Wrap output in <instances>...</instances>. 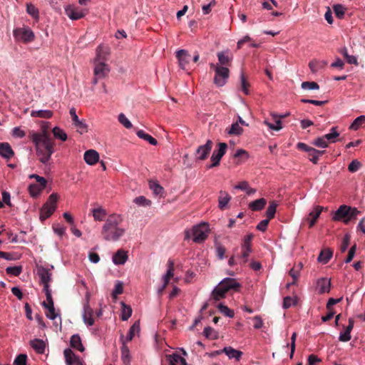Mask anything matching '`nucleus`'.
I'll list each match as a JSON object with an SVG mask.
<instances>
[{"instance_id":"6","label":"nucleus","mask_w":365,"mask_h":365,"mask_svg":"<svg viewBox=\"0 0 365 365\" xmlns=\"http://www.w3.org/2000/svg\"><path fill=\"white\" fill-rule=\"evenodd\" d=\"M13 34L16 41L24 43L31 42L35 38L33 31L29 27L25 26L14 29Z\"/></svg>"},{"instance_id":"63","label":"nucleus","mask_w":365,"mask_h":365,"mask_svg":"<svg viewBox=\"0 0 365 365\" xmlns=\"http://www.w3.org/2000/svg\"><path fill=\"white\" fill-rule=\"evenodd\" d=\"M6 272L8 274L17 277L21 273L22 267L21 266L8 267Z\"/></svg>"},{"instance_id":"43","label":"nucleus","mask_w":365,"mask_h":365,"mask_svg":"<svg viewBox=\"0 0 365 365\" xmlns=\"http://www.w3.org/2000/svg\"><path fill=\"white\" fill-rule=\"evenodd\" d=\"M52 133L56 139L66 141L68 138L66 133L60 127L56 126L52 129Z\"/></svg>"},{"instance_id":"9","label":"nucleus","mask_w":365,"mask_h":365,"mask_svg":"<svg viewBox=\"0 0 365 365\" xmlns=\"http://www.w3.org/2000/svg\"><path fill=\"white\" fill-rule=\"evenodd\" d=\"M176 58L178 61L179 66L185 71L190 69V61L192 57L187 51L180 49L176 51Z\"/></svg>"},{"instance_id":"3","label":"nucleus","mask_w":365,"mask_h":365,"mask_svg":"<svg viewBox=\"0 0 365 365\" xmlns=\"http://www.w3.org/2000/svg\"><path fill=\"white\" fill-rule=\"evenodd\" d=\"M209 233V224L201 222L194 225L191 230H186L185 237L187 240L192 238L195 243H202L207 238Z\"/></svg>"},{"instance_id":"54","label":"nucleus","mask_w":365,"mask_h":365,"mask_svg":"<svg viewBox=\"0 0 365 365\" xmlns=\"http://www.w3.org/2000/svg\"><path fill=\"white\" fill-rule=\"evenodd\" d=\"M253 238L252 234L245 235L241 244V249L252 250L251 242Z\"/></svg>"},{"instance_id":"58","label":"nucleus","mask_w":365,"mask_h":365,"mask_svg":"<svg viewBox=\"0 0 365 365\" xmlns=\"http://www.w3.org/2000/svg\"><path fill=\"white\" fill-rule=\"evenodd\" d=\"M359 211L356 207H349L348 211V218L344 220L345 224L349 223L352 219H354L359 214Z\"/></svg>"},{"instance_id":"1","label":"nucleus","mask_w":365,"mask_h":365,"mask_svg":"<svg viewBox=\"0 0 365 365\" xmlns=\"http://www.w3.org/2000/svg\"><path fill=\"white\" fill-rule=\"evenodd\" d=\"M29 138L35 146L36 154L39 162L47 165L55 152V143L49 133L46 130L41 132L31 130L29 133Z\"/></svg>"},{"instance_id":"51","label":"nucleus","mask_w":365,"mask_h":365,"mask_svg":"<svg viewBox=\"0 0 365 365\" xmlns=\"http://www.w3.org/2000/svg\"><path fill=\"white\" fill-rule=\"evenodd\" d=\"M173 274H174L173 262L170 261L169 262V268H168L166 274L165 275H163V283L165 284H168L169 281H170V278L173 276Z\"/></svg>"},{"instance_id":"36","label":"nucleus","mask_w":365,"mask_h":365,"mask_svg":"<svg viewBox=\"0 0 365 365\" xmlns=\"http://www.w3.org/2000/svg\"><path fill=\"white\" fill-rule=\"evenodd\" d=\"M226 293L227 292L222 287H221V284L219 283L218 285L213 289L212 292V297L214 300L220 301V299L225 297Z\"/></svg>"},{"instance_id":"50","label":"nucleus","mask_w":365,"mask_h":365,"mask_svg":"<svg viewBox=\"0 0 365 365\" xmlns=\"http://www.w3.org/2000/svg\"><path fill=\"white\" fill-rule=\"evenodd\" d=\"M118 120L125 128L130 129L133 128V124L124 113H120L118 116Z\"/></svg>"},{"instance_id":"37","label":"nucleus","mask_w":365,"mask_h":365,"mask_svg":"<svg viewBox=\"0 0 365 365\" xmlns=\"http://www.w3.org/2000/svg\"><path fill=\"white\" fill-rule=\"evenodd\" d=\"M53 115V111L50 110H32L31 113V115L34 118H46L49 119L52 118Z\"/></svg>"},{"instance_id":"4","label":"nucleus","mask_w":365,"mask_h":365,"mask_svg":"<svg viewBox=\"0 0 365 365\" xmlns=\"http://www.w3.org/2000/svg\"><path fill=\"white\" fill-rule=\"evenodd\" d=\"M210 67L215 72L213 83L218 87L225 86L230 76L229 68L215 63H210Z\"/></svg>"},{"instance_id":"18","label":"nucleus","mask_w":365,"mask_h":365,"mask_svg":"<svg viewBox=\"0 0 365 365\" xmlns=\"http://www.w3.org/2000/svg\"><path fill=\"white\" fill-rule=\"evenodd\" d=\"M230 195L225 190H220L218 196V207L220 210L229 208V203L231 200Z\"/></svg>"},{"instance_id":"49","label":"nucleus","mask_w":365,"mask_h":365,"mask_svg":"<svg viewBox=\"0 0 365 365\" xmlns=\"http://www.w3.org/2000/svg\"><path fill=\"white\" fill-rule=\"evenodd\" d=\"M217 308L219 311L223 314L225 316L228 317L230 318H232L235 316L234 311L230 309L226 305L220 303L217 305Z\"/></svg>"},{"instance_id":"55","label":"nucleus","mask_w":365,"mask_h":365,"mask_svg":"<svg viewBox=\"0 0 365 365\" xmlns=\"http://www.w3.org/2000/svg\"><path fill=\"white\" fill-rule=\"evenodd\" d=\"M26 11L31 15L35 20L38 19V9L33 5L32 4H26Z\"/></svg>"},{"instance_id":"52","label":"nucleus","mask_w":365,"mask_h":365,"mask_svg":"<svg viewBox=\"0 0 365 365\" xmlns=\"http://www.w3.org/2000/svg\"><path fill=\"white\" fill-rule=\"evenodd\" d=\"M365 123V115L357 117L350 125V129L356 130Z\"/></svg>"},{"instance_id":"32","label":"nucleus","mask_w":365,"mask_h":365,"mask_svg":"<svg viewBox=\"0 0 365 365\" xmlns=\"http://www.w3.org/2000/svg\"><path fill=\"white\" fill-rule=\"evenodd\" d=\"M140 323L139 322H135L130 327L126 337H124V340L126 341V344L130 341L135 336V334H138L140 333Z\"/></svg>"},{"instance_id":"27","label":"nucleus","mask_w":365,"mask_h":365,"mask_svg":"<svg viewBox=\"0 0 365 365\" xmlns=\"http://www.w3.org/2000/svg\"><path fill=\"white\" fill-rule=\"evenodd\" d=\"M0 155L6 160L11 159L14 155V152L8 143H0Z\"/></svg>"},{"instance_id":"29","label":"nucleus","mask_w":365,"mask_h":365,"mask_svg":"<svg viewBox=\"0 0 365 365\" xmlns=\"http://www.w3.org/2000/svg\"><path fill=\"white\" fill-rule=\"evenodd\" d=\"M349 210V206L343 205H341L338 210L335 212V214L333 217V220L335 221H340L346 218H348V211Z\"/></svg>"},{"instance_id":"40","label":"nucleus","mask_w":365,"mask_h":365,"mask_svg":"<svg viewBox=\"0 0 365 365\" xmlns=\"http://www.w3.org/2000/svg\"><path fill=\"white\" fill-rule=\"evenodd\" d=\"M327 63L324 61L312 60L309 63L311 71L314 73L325 67Z\"/></svg>"},{"instance_id":"19","label":"nucleus","mask_w":365,"mask_h":365,"mask_svg":"<svg viewBox=\"0 0 365 365\" xmlns=\"http://www.w3.org/2000/svg\"><path fill=\"white\" fill-rule=\"evenodd\" d=\"M128 259V252L123 249L118 250L112 257V261L115 265H123Z\"/></svg>"},{"instance_id":"47","label":"nucleus","mask_w":365,"mask_h":365,"mask_svg":"<svg viewBox=\"0 0 365 365\" xmlns=\"http://www.w3.org/2000/svg\"><path fill=\"white\" fill-rule=\"evenodd\" d=\"M277 205L278 204L275 201L270 202L266 212L267 218L269 220L274 218L276 213Z\"/></svg>"},{"instance_id":"25","label":"nucleus","mask_w":365,"mask_h":365,"mask_svg":"<svg viewBox=\"0 0 365 365\" xmlns=\"http://www.w3.org/2000/svg\"><path fill=\"white\" fill-rule=\"evenodd\" d=\"M331 289L330 279L327 278H320L317 282V289L319 294L329 292Z\"/></svg>"},{"instance_id":"17","label":"nucleus","mask_w":365,"mask_h":365,"mask_svg":"<svg viewBox=\"0 0 365 365\" xmlns=\"http://www.w3.org/2000/svg\"><path fill=\"white\" fill-rule=\"evenodd\" d=\"M217 56L218 63L215 64H220L222 66H226L227 68L231 65L233 57L228 50L218 52Z\"/></svg>"},{"instance_id":"10","label":"nucleus","mask_w":365,"mask_h":365,"mask_svg":"<svg viewBox=\"0 0 365 365\" xmlns=\"http://www.w3.org/2000/svg\"><path fill=\"white\" fill-rule=\"evenodd\" d=\"M42 305L46 309V316L54 321V324L57 327L58 324H61V319L59 314L56 312L53 304V301H46L42 303Z\"/></svg>"},{"instance_id":"61","label":"nucleus","mask_w":365,"mask_h":365,"mask_svg":"<svg viewBox=\"0 0 365 365\" xmlns=\"http://www.w3.org/2000/svg\"><path fill=\"white\" fill-rule=\"evenodd\" d=\"M251 252L252 250L241 249V254L237 256L240 259V264H244L247 262V258Z\"/></svg>"},{"instance_id":"11","label":"nucleus","mask_w":365,"mask_h":365,"mask_svg":"<svg viewBox=\"0 0 365 365\" xmlns=\"http://www.w3.org/2000/svg\"><path fill=\"white\" fill-rule=\"evenodd\" d=\"M93 76L102 78L103 79L106 78L108 76L110 68L107 63L93 61Z\"/></svg>"},{"instance_id":"56","label":"nucleus","mask_w":365,"mask_h":365,"mask_svg":"<svg viewBox=\"0 0 365 365\" xmlns=\"http://www.w3.org/2000/svg\"><path fill=\"white\" fill-rule=\"evenodd\" d=\"M312 143V145L321 148H326L328 147L329 145V143H327L324 136L319 137L314 139Z\"/></svg>"},{"instance_id":"22","label":"nucleus","mask_w":365,"mask_h":365,"mask_svg":"<svg viewBox=\"0 0 365 365\" xmlns=\"http://www.w3.org/2000/svg\"><path fill=\"white\" fill-rule=\"evenodd\" d=\"M83 320L88 327L94 324L93 311L90 304H83Z\"/></svg>"},{"instance_id":"48","label":"nucleus","mask_w":365,"mask_h":365,"mask_svg":"<svg viewBox=\"0 0 365 365\" xmlns=\"http://www.w3.org/2000/svg\"><path fill=\"white\" fill-rule=\"evenodd\" d=\"M346 10V8L341 4H334L333 6L334 12L336 16L340 20L344 18Z\"/></svg>"},{"instance_id":"42","label":"nucleus","mask_w":365,"mask_h":365,"mask_svg":"<svg viewBox=\"0 0 365 365\" xmlns=\"http://www.w3.org/2000/svg\"><path fill=\"white\" fill-rule=\"evenodd\" d=\"M136 135H138V138L148 141L152 145H156L158 144V141L155 138L152 137L150 135L145 133L143 130H137Z\"/></svg>"},{"instance_id":"38","label":"nucleus","mask_w":365,"mask_h":365,"mask_svg":"<svg viewBox=\"0 0 365 365\" xmlns=\"http://www.w3.org/2000/svg\"><path fill=\"white\" fill-rule=\"evenodd\" d=\"M325 153V150H319L312 148L309 153H308L309 160L314 164H317L319 157Z\"/></svg>"},{"instance_id":"62","label":"nucleus","mask_w":365,"mask_h":365,"mask_svg":"<svg viewBox=\"0 0 365 365\" xmlns=\"http://www.w3.org/2000/svg\"><path fill=\"white\" fill-rule=\"evenodd\" d=\"M43 190V189L41 188L40 186L37 184H31L29 186V192L33 197L38 196Z\"/></svg>"},{"instance_id":"12","label":"nucleus","mask_w":365,"mask_h":365,"mask_svg":"<svg viewBox=\"0 0 365 365\" xmlns=\"http://www.w3.org/2000/svg\"><path fill=\"white\" fill-rule=\"evenodd\" d=\"M70 115L73 125L76 128L77 132L83 134L88 131V125L84 120H79L76 109L71 108L69 110Z\"/></svg>"},{"instance_id":"15","label":"nucleus","mask_w":365,"mask_h":365,"mask_svg":"<svg viewBox=\"0 0 365 365\" xmlns=\"http://www.w3.org/2000/svg\"><path fill=\"white\" fill-rule=\"evenodd\" d=\"M66 14L73 21L81 19L85 13L80 8L73 5H68L65 8Z\"/></svg>"},{"instance_id":"16","label":"nucleus","mask_w":365,"mask_h":365,"mask_svg":"<svg viewBox=\"0 0 365 365\" xmlns=\"http://www.w3.org/2000/svg\"><path fill=\"white\" fill-rule=\"evenodd\" d=\"M270 116L274 120V123H270L267 119H264L263 124L267 125L271 130L279 131L282 128V122L279 119V114L275 112L270 113Z\"/></svg>"},{"instance_id":"59","label":"nucleus","mask_w":365,"mask_h":365,"mask_svg":"<svg viewBox=\"0 0 365 365\" xmlns=\"http://www.w3.org/2000/svg\"><path fill=\"white\" fill-rule=\"evenodd\" d=\"M234 157L242 158V160L238 162V163H242V162L245 161L246 160H247L249 158L250 155L245 150L238 149V150H237L236 153H235Z\"/></svg>"},{"instance_id":"28","label":"nucleus","mask_w":365,"mask_h":365,"mask_svg":"<svg viewBox=\"0 0 365 365\" xmlns=\"http://www.w3.org/2000/svg\"><path fill=\"white\" fill-rule=\"evenodd\" d=\"M38 274L41 279V282L42 284H46V283H50L51 281V277H52V274L51 272V271L47 269V268H45L43 267H40L38 268Z\"/></svg>"},{"instance_id":"23","label":"nucleus","mask_w":365,"mask_h":365,"mask_svg":"<svg viewBox=\"0 0 365 365\" xmlns=\"http://www.w3.org/2000/svg\"><path fill=\"white\" fill-rule=\"evenodd\" d=\"M83 158L88 165H93L99 160V154L96 150L91 149L85 152Z\"/></svg>"},{"instance_id":"34","label":"nucleus","mask_w":365,"mask_h":365,"mask_svg":"<svg viewBox=\"0 0 365 365\" xmlns=\"http://www.w3.org/2000/svg\"><path fill=\"white\" fill-rule=\"evenodd\" d=\"M92 215L94 220L101 222L104 220L107 215L106 210L102 207H98L97 208H93L92 210Z\"/></svg>"},{"instance_id":"41","label":"nucleus","mask_w":365,"mask_h":365,"mask_svg":"<svg viewBox=\"0 0 365 365\" xmlns=\"http://www.w3.org/2000/svg\"><path fill=\"white\" fill-rule=\"evenodd\" d=\"M31 346L38 354H43L45 351V343L41 339H34L31 341Z\"/></svg>"},{"instance_id":"39","label":"nucleus","mask_w":365,"mask_h":365,"mask_svg":"<svg viewBox=\"0 0 365 365\" xmlns=\"http://www.w3.org/2000/svg\"><path fill=\"white\" fill-rule=\"evenodd\" d=\"M226 132L230 135H240L242 133L243 128L238 122H235L230 128H226Z\"/></svg>"},{"instance_id":"7","label":"nucleus","mask_w":365,"mask_h":365,"mask_svg":"<svg viewBox=\"0 0 365 365\" xmlns=\"http://www.w3.org/2000/svg\"><path fill=\"white\" fill-rule=\"evenodd\" d=\"M110 55V48L108 45L101 43L96 49V56L93 61L107 63Z\"/></svg>"},{"instance_id":"46","label":"nucleus","mask_w":365,"mask_h":365,"mask_svg":"<svg viewBox=\"0 0 365 365\" xmlns=\"http://www.w3.org/2000/svg\"><path fill=\"white\" fill-rule=\"evenodd\" d=\"M121 319L123 321L128 320L132 315V309L130 307L127 306L124 302H121Z\"/></svg>"},{"instance_id":"30","label":"nucleus","mask_w":365,"mask_h":365,"mask_svg":"<svg viewBox=\"0 0 365 365\" xmlns=\"http://www.w3.org/2000/svg\"><path fill=\"white\" fill-rule=\"evenodd\" d=\"M169 365H187L185 358L180 356L178 354L173 353L167 356Z\"/></svg>"},{"instance_id":"26","label":"nucleus","mask_w":365,"mask_h":365,"mask_svg":"<svg viewBox=\"0 0 365 365\" xmlns=\"http://www.w3.org/2000/svg\"><path fill=\"white\" fill-rule=\"evenodd\" d=\"M120 340L122 341L121 360L125 365H129L130 363V351L128 346L126 345V341L124 340V336L123 335L120 336Z\"/></svg>"},{"instance_id":"44","label":"nucleus","mask_w":365,"mask_h":365,"mask_svg":"<svg viewBox=\"0 0 365 365\" xmlns=\"http://www.w3.org/2000/svg\"><path fill=\"white\" fill-rule=\"evenodd\" d=\"M327 143H335L336 142V138L339 136V133L337 131L336 127H333L330 130V133L323 135Z\"/></svg>"},{"instance_id":"57","label":"nucleus","mask_w":365,"mask_h":365,"mask_svg":"<svg viewBox=\"0 0 365 365\" xmlns=\"http://www.w3.org/2000/svg\"><path fill=\"white\" fill-rule=\"evenodd\" d=\"M133 202L143 207H148L151 205V201L147 198H145L144 196H139L134 199Z\"/></svg>"},{"instance_id":"13","label":"nucleus","mask_w":365,"mask_h":365,"mask_svg":"<svg viewBox=\"0 0 365 365\" xmlns=\"http://www.w3.org/2000/svg\"><path fill=\"white\" fill-rule=\"evenodd\" d=\"M215 354L217 355L225 354L229 359H235L237 361H239L243 355L242 351L235 349L230 346H225L222 349L216 351Z\"/></svg>"},{"instance_id":"14","label":"nucleus","mask_w":365,"mask_h":365,"mask_svg":"<svg viewBox=\"0 0 365 365\" xmlns=\"http://www.w3.org/2000/svg\"><path fill=\"white\" fill-rule=\"evenodd\" d=\"M212 148V142L207 140L205 145H200L196 150V158L200 160H205L209 155Z\"/></svg>"},{"instance_id":"20","label":"nucleus","mask_w":365,"mask_h":365,"mask_svg":"<svg viewBox=\"0 0 365 365\" xmlns=\"http://www.w3.org/2000/svg\"><path fill=\"white\" fill-rule=\"evenodd\" d=\"M65 361L67 365H80L81 361L71 349H66L63 351Z\"/></svg>"},{"instance_id":"2","label":"nucleus","mask_w":365,"mask_h":365,"mask_svg":"<svg viewBox=\"0 0 365 365\" xmlns=\"http://www.w3.org/2000/svg\"><path fill=\"white\" fill-rule=\"evenodd\" d=\"M123 221V218L119 214L109 215L101 230L103 240L108 242L118 241L126 232L125 227L122 225Z\"/></svg>"},{"instance_id":"24","label":"nucleus","mask_w":365,"mask_h":365,"mask_svg":"<svg viewBox=\"0 0 365 365\" xmlns=\"http://www.w3.org/2000/svg\"><path fill=\"white\" fill-rule=\"evenodd\" d=\"M354 320L353 319L350 318L349 319L348 326L345 328V330L344 331L341 332L339 334V341H343V342H346L351 339V332L354 328Z\"/></svg>"},{"instance_id":"35","label":"nucleus","mask_w":365,"mask_h":365,"mask_svg":"<svg viewBox=\"0 0 365 365\" xmlns=\"http://www.w3.org/2000/svg\"><path fill=\"white\" fill-rule=\"evenodd\" d=\"M267 204V200L264 198H259L251 202L249 204V208L252 211H259L262 210Z\"/></svg>"},{"instance_id":"33","label":"nucleus","mask_w":365,"mask_h":365,"mask_svg":"<svg viewBox=\"0 0 365 365\" xmlns=\"http://www.w3.org/2000/svg\"><path fill=\"white\" fill-rule=\"evenodd\" d=\"M70 345L72 348L76 349L81 352H83L85 349L78 334H74L71 337Z\"/></svg>"},{"instance_id":"60","label":"nucleus","mask_w":365,"mask_h":365,"mask_svg":"<svg viewBox=\"0 0 365 365\" xmlns=\"http://www.w3.org/2000/svg\"><path fill=\"white\" fill-rule=\"evenodd\" d=\"M301 87L304 90H318L319 86L314 81H304L302 83Z\"/></svg>"},{"instance_id":"45","label":"nucleus","mask_w":365,"mask_h":365,"mask_svg":"<svg viewBox=\"0 0 365 365\" xmlns=\"http://www.w3.org/2000/svg\"><path fill=\"white\" fill-rule=\"evenodd\" d=\"M324 210V207L320 205H316L313 207V209L309 212V217L312 218V220L317 222V219L320 216L322 212Z\"/></svg>"},{"instance_id":"31","label":"nucleus","mask_w":365,"mask_h":365,"mask_svg":"<svg viewBox=\"0 0 365 365\" xmlns=\"http://www.w3.org/2000/svg\"><path fill=\"white\" fill-rule=\"evenodd\" d=\"M333 256V252L330 249H324L319 253L317 261L322 264H327Z\"/></svg>"},{"instance_id":"5","label":"nucleus","mask_w":365,"mask_h":365,"mask_svg":"<svg viewBox=\"0 0 365 365\" xmlns=\"http://www.w3.org/2000/svg\"><path fill=\"white\" fill-rule=\"evenodd\" d=\"M58 199L57 193H52L43 205L40 212V219L43 221L49 217L56 208V202Z\"/></svg>"},{"instance_id":"64","label":"nucleus","mask_w":365,"mask_h":365,"mask_svg":"<svg viewBox=\"0 0 365 365\" xmlns=\"http://www.w3.org/2000/svg\"><path fill=\"white\" fill-rule=\"evenodd\" d=\"M29 178L36 179V182H38L37 185H38L41 188L44 189L46 187L47 182H46V180L43 177L39 176L36 174H31L29 175Z\"/></svg>"},{"instance_id":"53","label":"nucleus","mask_w":365,"mask_h":365,"mask_svg":"<svg viewBox=\"0 0 365 365\" xmlns=\"http://www.w3.org/2000/svg\"><path fill=\"white\" fill-rule=\"evenodd\" d=\"M149 186L155 195H158L163 194V187L158 182L150 181Z\"/></svg>"},{"instance_id":"8","label":"nucleus","mask_w":365,"mask_h":365,"mask_svg":"<svg viewBox=\"0 0 365 365\" xmlns=\"http://www.w3.org/2000/svg\"><path fill=\"white\" fill-rule=\"evenodd\" d=\"M217 147V149L215 150L212 154V164L208 166L209 168L216 167L220 164L221 158L225 154L227 149V145L225 143H219Z\"/></svg>"},{"instance_id":"21","label":"nucleus","mask_w":365,"mask_h":365,"mask_svg":"<svg viewBox=\"0 0 365 365\" xmlns=\"http://www.w3.org/2000/svg\"><path fill=\"white\" fill-rule=\"evenodd\" d=\"M220 283L227 292L230 290L237 291L240 287V284L234 278H225Z\"/></svg>"}]
</instances>
